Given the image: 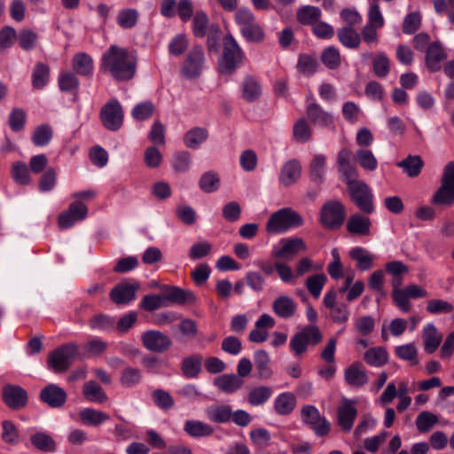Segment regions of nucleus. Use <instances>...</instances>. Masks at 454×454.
I'll use <instances>...</instances> for the list:
<instances>
[{
	"instance_id": "obj_9",
	"label": "nucleus",
	"mask_w": 454,
	"mask_h": 454,
	"mask_svg": "<svg viewBox=\"0 0 454 454\" xmlns=\"http://www.w3.org/2000/svg\"><path fill=\"white\" fill-rule=\"evenodd\" d=\"M205 63L206 58L202 46L194 45L181 65V74L187 79H195L201 74Z\"/></svg>"
},
{
	"instance_id": "obj_12",
	"label": "nucleus",
	"mask_w": 454,
	"mask_h": 454,
	"mask_svg": "<svg viewBox=\"0 0 454 454\" xmlns=\"http://www.w3.org/2000/svg\"><path fill=\"white\" fill-rule=\"evenodd\" d=\"M2 400L8 408L13 411H20L27 406L28 395L26 389L22 387L6 384L2 389Z\"/></svg>"
},
{
	"instance_id": "obj_5",
	"label": "nucleus",
	"mask_w": 454,
	"mask_h": 454,
	"mask_svg": "<svg viewBox=\"0 0 454 454\" xmlns=\"http://www.w3.org/2000/svg\"><path fill=\"white\" fill-rule=\"evenodd\" d=\"M323 340V333L315 325L304 326L296 333L291 339L289 347L294 356H301L306 352L308 346H317Z\"/></svg>"
},
{
	"instance_id": "obj_26",
	"label": "nucleus",
	"mask_w": 454,
	"mask_h": 454,
	"mask_svg": "<svg viewBox=\"0 0 454 454\" xmlns=\"http://www.w3.org/2000/svg\"><path fill=\"white\" fill-rule=\"evenodd\" d=\"M272 310L278 317L287 319L295 315L297 305L291 297L281 295L273 301Z\"/></svg>"
},
{
	"instance_id": "obj_49",
	"label": "nucleus",
	"mask_w": 454,
	"mask_h": 454,
	"mask_svg": "<svg viewBox=\"0 0 454 454\" xmlns=\"http://www.w3.org/2000/svg\"><path fill=\"white\" fill-rule=\"evenodd\" d=\"M326 158L323 154L314 156L309 166L310 178L315 183H322L325 174Z\"/></svg>"
},
{
	"instance_id": "obj_11",
	"label": "nucleus",
	"mask_w": 454,
	"mask_h": 454,
	"mask_svg": "<svg viewBox=\"0 0 454 454\" xmlns=\"http://www.w3.org/2000/svg\"><path fill=\"white\" fill-rule=\"evenodd\" d=\"M102 125L110 131L119 130L123 124L124 113L120 102L114 98L103 106L100 111Z\"/></svg>"
},
{
	"instance_id": "obj_19",
	"label": "nucleus",
	"mask_w": 454,
	"mask_h": 454,
	"mask_svg": "<svg viewBox=\"0 0 454 454\" xmlns=\"http://www.w3.org/2000/svg\"><path fill=\"white\" fill-rule=\"evenodd\" d=\"M344 380L352 387H362L369 382L366 369L359 362H354L344 370Z\"/></svg>"
},
{
	"instance_id": "obj_44",
	"label": "nucleus",
	"mask_w": 454,
	"mask_h": 454,
	"mask_svg": "<svg viewBox=\"0 0 454 454\" xmlns=\"http://www.w3.org/2000/svg\"><path fill=\"white\" fill-rule=\"evenodd\" d=\"M203 358L200 355H193L185 357L181 365L183 374L186 378H195L201 371Z\"/></svg>"
},
{
	"instance_id": "obj_15",
	"label": "nucleus",
	"mask_w": 454,
	"mask_h": 454,
	"mask_svg": "<svg viewBox=\"0 0 454 454\" xmlns=\"http://www.w3.org/2000/svg\"><path fill=\"white\" fill-rule=\"evenodd\" d=\"M337 292L334 289L329 290L324 296V305L331 309L330 317L334 323L344 324L348 320L349 310L346 304H336Z\"/></svg>"
},
{
	"instance_id": "obj_50",
	"label": "nucleus",
	"mask_w": 454,
	"mask_h": 454,
	"mask_svg": "<svg viewBox=\"0 0 454 454\" xmlns=\"http://www.w3.org/2000/svg\"><path fill=\"white\" fill-rule=\"evenodd\" d=\"M200 188L206 193H212L220 188V177L214 171L205 172L199 180Z\"/></svg>"
},
{
	"instance_id": "obj_61",
	"label": "nucleus",
	"mask_w": 454,
	"mask_h": 454,
	"mask_svg": "<svg viewBox=\"0 0 454 454\" xmlns=\"http://www.w3.org/2000/svg\"><path fill=\"white\" fill-rule=\"evenodd\" d=\"M438 418L435 414L425 411L420 412L416 419V427L420 433L428 432L436 423Z\"/></svg>"
},
{
	"instance_id": "obj_6",
	"label": "nucleus",
	"mask_w": 454,
	"mask_h": 454,
	"mask_svg": "<svg viewBox=\"0 0 454 454\" xmlns=\"http://www.w3.org/2000/svg\"><path fill=\"white\" fill-rule=\"evenodd\" d=\"M235 20L240 26V33L243 37L251 43H261L264 39L262 27L255 22L253 12L245 8H241L235 13Z\"/></svg>"
},
{
	"instance_id": "obj_3",
	"label": "nucleus",
	"mask_w": 454,
	"mask_h": 454,
	"mask_svg": "<svg viewBox=\"0 0 454 454\" xmlns=\"http://www.w3.org/2000/svg\"><path fill=\"white\" fill-rule=\"evenodd\" d=\"M244 53L235 38L227 34L223 37V54L219 59L218 68L221 74H232L242 63Z\"/></svg>"
},
{
	"instance_id": "obj_41",
	"label": "nucleus",
	"mask_w": 454,
	"mask_h": 454,
	"mask_svg": "<svg viewBox=\"0 0 454 454\" xmlns=\"http://www.w3.org/2000/svg\"><path fill=\"white\" fill-rule=\"evenodd\" d=\"M32 445L43 452H53L56 450L57 444L54 439L44 432H37L30 436Z\"/></svg>"
},
{
	"instance_id": "obj_36",
	"label": "nucleus",
	"mask_w": 454,
	"mask_h": 454,
	"mask_svg": "<svg viewBox=\"0 0 454 454\" xmlns=\"http://www.w3.org/2000/svg\"><path fill=\"white\" fill-rule=\"evenodd\" d=\"M364 362L372 367H381L388 361V354L383 347H374L367 349L364 354Z\"/></svg>"
},
{
	"instance_id": "obj_43",
	"label": "nucleus",
	"mask_w": 454,
	"mask_h": 454,
	"mask_svg": "<svg viewBox=\"0 0 454 454\" xmlns=\"http://www.w3.org/2000/svg\"><path fill=\"white\" fill-rule=\"evenodd\" d=\"M321 17V10L317 6L305 5L296 12V19L301 25H314Z\"/></svg>"
},
{
	"instance_id": "obj_57",
	"label": "nucleus",
	"mask_w": 454,
	"mask_h": 454,
	"mask_svg": "<svg viewBox=\"0 0 454 454\" xmlns=\"http://www.w3.org/2000/svg\"><path fill=\"white\" fill-rule=\"evenodd\" d=\"M208 18L205 12L199 11L192 20V33L196 37L202 38L207 35Z\"/></svg>"
},
{
	"instance_id": "obj_63",
	"label": "nucleus",
	"mask_w": 454,
	"mask_h": 454,
	"mask_svg": "<svg viewBox=\"0 0 454 454\" xmlns=\"http://www.w3.org/2000/svg\"><path fill=\"white\" fill-rule=\"evenodd\" d=\"M79 80L71 72L61 73L59 76V87L61 91L71 92L79 88Z\"/></svg>"
},
{
	"instance_id": "obj_29",
	"label": "nucleus",
	"mask_w": 454,
	"mask_h": 454,
	"mask_svg": "<svg viewBox=\"0 0 454 454\" xmlns=\"http://www.w3.org/2000/svg\"><path fill=\"white\" fill-rule=\"evenodd\" d=\"M205 413L211 422L224 424L231 421L232 410L228 404H215L207 407Z\"/></svg>"
},
{
	"instance_id": "obj_18",
	"label": "nucleus",
	"mask_w": 454,
	"mask_h": 454,
	"mask_svg": "<svg viewBox=\"0 0 454 454\" xmlns=\"http://www.w3.org/2000/svg\"><path fill=\"white\" fill-rule=\"evenodd\" d=\"M139 288L137 282L118 284L111 290L110 298L117 305L128 304L135 300Z\"/></svg>"
},
{
	"instance_id": "obj_54",
	"label": "nucleus",
	"mask_w": 454,
	"mask_h": 454,
	"mask_svg": "<svg viewBox=\"0 0 454 454\" xmlns=\"http://www.w3.org/2000/svg\"><path fill=\"white\" fill-rule=\"evenodd\" d=\"M397 357L402 360L408 361L411 365L419 364L418 349L414 343L397 346L395 349Z\"/></svg>"
},
{
	"instance_id": "obj_46",
	"label": "nucleus",
	"mask_w": 454,
	"mask_h": 454,
	"mask_svg": "<svg viewBox=\"0 0 454 454\" xmlns=\"http://www.w3.org/2000/svg\"><path fill=\"white\" fill-rule=\"evenodd\" d=\"M80 419L86 425L99 426L109 419V416L101 411L85 408L79 412Z\"/></svg>"
},
{
	"instance_id": "obj_58",
	"label": "nucleus",
	"mask_w": 454,
	"mask_h": 454,
	"mask_svg": "<svg viewBox=\"0 0 454 454\" xmlns=\"http://www.w3.org/2000/svg\"><path fill=\"white\" fill-rule=\"evenodd\" d=\"M318 67L316 58L308 55L301 54L298 58L297 68L300 73L310 76L314 74Z\"/></svg>"
},
{
	"instance_id": "obj_25",
	"label": "nucleus",
	"mask_w": 454,
	"mask_h": 454,
	"mask_svg": "<svg viewBox=\"0 0 454 454\" xmlns=\"http://www.w3.org/2000/svg\"><path fill=\"white\" fill-rule=\"evenodd\" d=\"M163 296L165 301L179 305L194 303L196 301V296L193 292L177 286L165 287V294Z\"/></svg>"
},
{
	"instance_id": "obj_37",
	"label": "nucleus",
	"mask_w": 454,
	"mask_h": 454,
	"mask_svg": "<svg viewBox=\"0 0 454 454\" xmlns=\"http://www.w3.org/2000/svg\"><path fill=\"white\" fill-rule=\"evenodd\" d=\"M82 394L91 403H103L107 400V395L103 387L94 380H89L84 384Z\"/></svg>"
},
{
	"instance_id": "obj_34",
	"label": "nucleus",
	"mask_w": 454,
	"mask_h": 454,
	"mask_svg": "<svg viewBox=\"0 0 454 454\" xmlns=\"http://www.w3.org/2000/svg\"><path fill=\"white\" fill-rule=\"evenodd\" d=\"M396 166L401 168L408 176L413 178L420 174L424 161L419 155H408L403 160L398 161Z\"/></svg>"
},
{
	"instance_id": "obj_21",
	"label": "nucleus",
	"mask_w": 454,
	"mask_h": 454,
	"mask_svg": "<svg viewBox=\"0 0 454 454\" xmlns=\"http://www.w3.org/2000/svg\"><path fill=\"white\" fill-rule=\"evenodd\" d=\"M306 112L310 122L325 128L334 127L333 114L325 111L317 103L309 104Z\"/></svg>"
},
{
	"instance_id": "obj_8",
	"label": "nucleus",
	"mask_w": 454,
	"mask_h": 454,
	"mask_svg": "<svg viewBox=\"0 0 454 454\" xmlns=\"http://www.w3.org/2000/svg\"><path fill=\"white\" fill-rule=\"evenodd\" d=\"M351 201L364 213L372 214L374 211L373 194L370 186L359 180L348 186Z\"/></svg>"
},
{
	"instance_id": "obj_52",
	"label": "nucleus",
	"mask_w": 454,
	"mask_h": 454,
	"mask_svg": "<svg viewBox=\"0 0 454 454\" xmlns=\"http://www.w3.org/2000/svg\"><path fill=\"white\" fill-rule=\"evenodd\" d=\"M138 16V12L136 9H124L118 12L116 20L121 27L129 29L137 25Z\"/></svg>"
},
{
	"instance_id": "obj_24",
	"label": "nucleus",
	"mask_w": 454,
	"mask_h": 454,
	"mask_svg": "<svg viewBox=\"0 0 454 454\" xmlns=\"http://www.w3.org/2000/svg\"><path fill=\"white\" fill-rule=\"evenodd\" d=\"M372 222L368 216L360 214L351 215L346 223V229L352 235L368 236L371 233Z\"/></svg>"
},
{
	"instance_id": "obj_10",
	"label": "nucleus",
	"mask_w": 454,
	"mask_h": 454,
	"mask_svg": "<svg viewBox=\"0 0 454 454\" xmlns=\"http://www.w3.org/2000/svg\"><path fill=\"white\" fill-rule=\"evenodd\" d=\"M301 417L303 423L309 426L317 436L323 437L330 433L331 423L320 415L316 406L304 405L301 411Z\"/></svg>"
},
{
	"instance_id": "obj_14",
	"label": "nucleus",
	"mask_w": 454,
	"mask_h": 454,
	"mask_svg": "<svg viewBox=\"0 0 454 454\" xmlns=\"http://www.w3.org/2000/svg\"><path fill=\"white\" fill-rule=\"evenodd\" d=\"M350 158L351 152L348 148H342L337 158L340 179L347 184V187L360 180L358 179V169L355 164L351 163Z\"/></svg>"
},
{
	"instance_id": "obj_40",
	"label": "nucleus",
	"mask_w": 454,
	"mask_h": 454,
	"mask_svg": "<svg viewBox=\"0 0 454 454\" xmlns=\"http://www.w3.org/2000/svg\"><path fill=\"white\" fill-rule=\"evenodd\" d=\"M340 43L348 49H357L361 43V36L354 27H343L337 31Z\"/></svg>"
},
{
	"instance_id": "obj_47",
	"label": "nucleus",
	"mask_w": 454,
	"mask_h": 454,
	"mask_svg": "<svg viewBox=\"0 0 454 454\" xmlns=\"http://www.w3.org/2000/svg\"><path fill=\"white\" fill-rule=\"evenodd\" d=\"M273 390L268 386H259L252 388L247 395V402L253 406L265 403L272 395Z\"/></svg>"
},
{
	"instance_id": "obj_16",
	"label": "nucleus",
	"mask_w": 454,
	"mask_h": 454,
	"mask_svg": "<svg viewBox=\"0 0 454 454\" xmlns=\"http://www.w3.org/2000/svg\"><path fill=\"white\" fill-rule=\"evenodd\" d=\"M280 243L282 247L273 250V256L276 258L290 261L300 252L307 250V247L301 238L282 239Z\"/></svg>"
},
{
	"instance_id": "obj_56",
	"label": "nucleus",
	"mask_w": 454,
	"mask_h": 454,
	"mask_svg": "<svg viewBox=\"0 0 454 454\" xmlns=\"http://www.w3.org/2000/svg\"><path fill=\"white\" fill-rule=\"evenodd\" d=\"M293 134L297 142L306 143L310 140L312 130L305 118H301L294 123Z\"/></svg>"
},
{
	"instance_id": "obj_17",
	"label": "nucleus",
	"mask_w": 454,
	"mask_h": 454,
	"mask_svg": "<svg viewBox=\"0 0 454 454\" xmlns=\"http://www.w3.org/2000/svg\"><path fill=\"white\" fill-rule=\"evenodd\" d=\"M39 397L49 407L58 409L64 406L67 395L62 387L55 384H49L41 390Z\"/></svg>"
},
{
	"instance_id": "obj_64",
	"label": "nucleus",
	"mask_w": 454,
	"mask_h": 454,
	"mask_svg": "<svg viewBox=\"0 0 454 454\" xmlns=\"http://www.w3.org/2000/svg\"><path fill=\"white\" fill-rule=\"evenodd\" d=\"M427 311L430 314H448L453 310V305L444 300L431 299L427 303Z\"/></svg>"
},
{
	"instance_id": "obj_13",
	"label": "nucleus",
	"mask_w": 454,
	"mask_h": 454,
	"mask_svg": "<svg viewBox=\"0 0 454 454\" xmlns=\"http://www.w3.org/2000/svg\"><path fill=\"white\" fill-rule=\"evenodd\" d=\"M141 341L147 350L159 354L168 351L172 346L171 338L157 330H149L143 333Z\"/></svg>"
},
{
	"instance_id": "obj_4",
	"label": "nucleus",
	"mask_w": 454,
	"mask_h": 454,
	"mask_svg": "<svg viewBox=\"0 0 454 454\" xmlns=\"http://www.w3.org/2000/svg\"><path fill=\"white\" fill-rule=\"evenodd\" d=\"M78 356V346L70 342L59 347L49 354L48 366L55 373L67 372Z\"/></svg>"
},
{
	"instance_id": "obj_27",
	"label": "nucleus",
	"mask_w": 454,
	"mask_h": 454,
	"mask_svg": "<svg viewBox=\"0 0 454 454\" xmlns=\"http://www.w3.org/2000/svg\"><path fill=\"white\" fill-rule=\"evenodd\" d=\"M301 173V167L295 160L286 162L280 169L279 182L286 187L296 183Z\"/></svg>"
},
{
	"instance_id": "obj_31",
	"label": "nucleus",
	"mask_w": 454,
	"mask_h": 454,
	"mask_svg": "<svg viewBox=\"0 0 454 454\" xmlns=\"http://www.w3.org/2000/svg\"><path fill=\"white\" fill-rule=\"evenodd\" d=\"M184 431L192 437L200 438L212 435L215 429L212 426L200 420H186Z\"/></svg>"
},
{
	"instance_id": "obj_1",
	"label": "nucleus",
	"mask_w": 454,
	"mask_h": 454,
	"mask_svg": "<svg viewBox=\"0 0 454 454\" xmlns=\"http://www.w3.org/2000/svg\"><path fill=\"white\" fill-rule=\"evenodd\" d=\"M137 57L133 51L111 45L102 55L100 68L117 82H129L137 73Z\"/></svg>"
},
{
	"instance_id": "obj_32",
	"label": "nucleus",
	"mask_w": 454,
	"mask_h": 454,
	"mask_svg": "<svg viewBox=\"0 0 454 454\" xmlns=\"http://www.w3.org/2000/svg\"><path fill=\"white\" fill-rule=\"evenodd\" d=\"M208 137V131L202 127H194L184 135V144L190 149L199 148Z\"/></svg>"
},
{
	"instance_id": "obj_59",
	"label": "nucleus",
	"mask_w": 454,
	"mask_h": 454,
	"mask_svg": "<svg viewBox=\"0 0 454 454\" xmlns=\"http://www.w3.org/2000/svg\"><path fill=\"white\" fill-rule=\"evenodd\" d=\"M321 60L329 69L338 68L341 62L339 50L333 46L325 48L322 52Z\"/></svg>"
},
{
	"instance_id": "obj_23",
	"label": "nucleus",
	"mask_w": 454,
	"mask_h": 454,
	"mask_svg": "<svg viewBox=\"0 0 454 454\" xmlns=\"http://www.w3.org/2000/svg\"><path fill=\"white\" fill-rule=\"evenodd\" d=\"M422 340L425 352L433 354L438 349L442 340V334L438 332L434 324L428 323L422 330Z\"/></svg>"
},
{
	"instance_id": "obj_45",
	"label": "nucleus",
	"mask_w": 454,
	"mask_h": 454,
	"mask_svg": "<svg viewBox=\"0 0 454 454\" xmlns=\"http://www.w3.org/2000/svg\"><path fill=\"white\" fill-rule=\"evenodd\" d=\"M269 364L270 356L265 350L260 349L254 353V365L258 378L266 380L271 377L272 371L270 370Z\"/></svg>"
},
{
	"instance_id": "obj_20",
	"label": "nucleus",
	"mask_w": 454,
	"mask_h": 454,
	"mask_svg": "<svg viewBox=\"0 0 454 454\" xmlns=\"http://www.w3.org/2000/svg\"><path fill=\"white\" fill-rule=\"evenodd\" d=\"M355 403V401L346 400L337 410L338 425L345 433L352 429L356 418L357 410Z\"/></svg>"
},
{
	"instance_id": "obj_2",
	"label": "nucleus",
	"mask_w": 454,
	"mask_h": 454,
	"mask_svg": "<svg viewBox=\"0 0 454 454\" xmlns=\"http://www.w3.org/2000/svg\"><path fill=\"white\" fill-rule=\"evenodd\" d=\"M302 224L303 219L298 212L291 207H284L270 216L265 229L269 234H279Z\"/></svg>"
},
{
	"instance_id": "obj_38",
	"label": "nucleus",
	"mask_w": 454,
	"mask_h": 454,
	"mask_svg": "<svg viewBox=\"0 0 454 454\" xmlns=\"http://www.w3.org/2000/svg\"><path fill=\"white\" fill-rule=\"evenodd\" d=\"M296 405L295 395L291 392H285L278 395L274 402L275 411L278 415L290 414Z\"/></svg>"
},
{
	"instance_id": "obj_55",
	"label": "nucleus",
	"mask_w": 454,
	"mask_h": 454,
	"mask_svg": "<svg viewBox=\"0 0 454 454\" xmlns=\"http://www.w3.org/2000/svg\"><path fill=\"white\" fill-rule=\"evenodd\" d=\"M52 135L53 130L51 127L48 124H42L35 128L32 136V141L36 146H45L51 142Z\"/></svg>"
},
{
	"instance_id": "obj_42",
	"label": "nucleus",
	"mask_w": 454,
	"mask_h": 454,
	"mask_svg": "<svg viewBox=\"0 0 454 454\" xmlns=\"http://www.w3.org/2000/svg\"><path fill=\"white\" fill-rule=\"evenodd\" d=\"M50 79V67L43 62H37L32 73V85L35 90L43 89Z\"/></svg>"
},
{
	"instance_id": "obj_48",
	"label": "nucleus",
	"mask_w": 454,
	"mask_h": 454,
	"mask_svg": "<svg viewBox=\"0 0 454 454\" xmlns=\"http://www.w3.org/2000/svg\"><path fill=\"white\" fill-rule=\"evenodd\" d=\"M143 379L142 372L138 368L125 367L120 374V384L124 387H132L138 385Z\"/></svg>"
},
{
	"instance_id": "obj_35",
	"label": "nucleus",
	"mask_w": 454,
	"mask_h": 454,
	"mask_svg": "<svg viewBox=\"0 0 454 454\" xmlns=\"http://www.w3.org/2000/svg\"><path fill=\"white\" fill-rule=\"evenodd\" d=\"M349 256L352 260L356 261L357 270L366 271L373 266V256L364 247H355L349 252Z\"/></svg>"
},
{
	"instance_id": "obj_51",
	"label": "nucleus",
	"mask_w": 454,
	"mask_h": 454,
	"mask_svg": "<svg viewBox=\"0 0 454 454\" xmlns=\"http://www.w3.org/2000/svg\"><path fill=\"white\" fill-rule=\"evenodd\" d=\"M327 281V277L324 273H317L309 277L306 279V287L309 294L317 299Z\"/></svg>"
},
{
	"instance_id": "obj_53",
	"label": "nucleus",
	"mask_w": 454,
	"mask_h": 454,
	"mask_svg": "<svg viewBox=\"0 0 454 454\" xmlns=\"http://www.w3.org/2000/svg\"><path fill=\"white\" fill-rule=\"evenodd\" d=\"M356 160L362 168L374 171L378 168V160L372 152L368 149H359L356 153Z\"/></svg>"
},
{
	"instance_id": "obj_60",
	"label": "nucleus",
	"mask_w": 454,
	"mask_h": 454,
	"mask_svg": "<svg viewBox=\"0 0 454 454\" xmlns=\"http://www.w3.org/2000/svg\"><path fill=\"white\" fill-rule=\"evenodd\" d=\"M155 110V106L151 101H145L136 105L131 115L137 121H145L152 117Z\"/></svg>"
},
{
	"instance_id": "obj_62",
	"label": "nucleus",
	"mask_w": 454,
	"mask_h": 454,
	"mask_svg": "<svg viewBox=\"0 0 454 454\" xmlns=\"http://www.w3.org/2000/svg\"><path fill=\"white\" fill-rule=\"evenodd\" d=\"M372 69L376 76L386 77L390 71V62L384 53L377 54L372 60Z\"/></svg>"
},
{
	"instance_id": "obj_33",
	"label": "nucleus",
	"mask_w": 454,
	"mask_h": 454,
	"mask_svg": "<svg viewBox=\"0 0 454 454\" xmlns=\"http://www.w3.org/2000/svg\"><path fill=\"white\" fill-rule=\"evenodd\" d=\"M431 203L435 206L450 207L454 205V187L441 183L434 193Z\"/></svg>"
},
{
	"instance_id": "obj_22",
	"label": "nucleus",
	"mask_w": 454,
	"mask_h": 454,
	"mask_svg": "<svg viewBox=\"0 0 454 454\" xmlns=\"http://www.w3.org/2000/svg\"><path fill=\"white\" fill-rule=\"evenodd\" d=\"M446 53L438 42L428 45L426 51V65L428 70L435 73L441 69V63L446 59Z\"/></svg>"
},
{
	"instance_id": "obj_7",
	"label": "nucleus",
	"mask_w": 454,
	"mask_h": 454,
	"mask_svg": "<svg viewBox=\"0 0 454 454\" xmlns=\"http://www.w3.org/2000/svg\"><path fill=\"white\" fill-rule=\"evenodd\" d=\"M345 218L346 207L340 200L326 201L321 207L320 223L326 229H340Z\"/></svg>"
},
{
	"instance_id": "obj_28",
	"label": "nucleus",
	"mask_w": 454,
	"mask_h": 454,
	"mask_svg": "<svg viewBox=\"0 0 454 454\" xmlns=\"http://www.w3.org/2000/svg\"><path fill=\"white\" fill-rule=\"evenodd\" d=\"M262 95V86L253 76L244 78L241 85V97L248 103L256 101Z\"/></svg>"
},
{
	"instance_id": "obj_39",
	"label": "nucleus",
	"mask_w": 454,
	"mask_h": 454,
	"mask_svg": "<svg viewBox=\"0 0 454 454\" xmlns=\"http://www.w3.org/2000/svg\"><path fill=\"white\" fill-rule=\"evenodd\" d=\"M72 66L76 74L90 76L93 70V59L89 54L79 52L74 56Z\"/></svg>"
},
{
	"instance_id": "obj_30",
	"label": "nucleus",
	"mask_w": 454,
	"mask_h": 454,
	"mask_svg": "<svg viewBox=\"0 0 454 454\" xmlns=\"http://www.w3.org/2000/svg\"><path fill=\"white\" fill-rule=\"evenodd\" d=\"M215 386L221 391L231 394L241 387L243 380L236 374H223L214 380Z\"/></svg>"
}]
</instances>
